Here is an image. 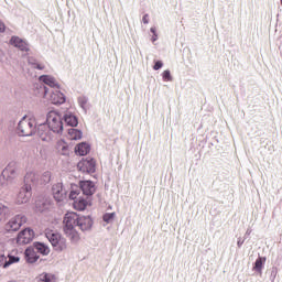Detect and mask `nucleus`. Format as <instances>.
I'll return each instance as SVG.
<instances>
[{
	"instance_id": "f257e3e1",
	"label": "nucleus",
	"mask_w": 282,
	"mask_h": 282,
	"mask_svg": "<svg viewBox=\"0 0 282 282\" xmlns=\"http://www.w3.org/2000/svg\"><path fill=\"white\" fill-rule=\"evenodd\" d=\"M78 228V214L67 213L64 216V234L73 243H77L80 240V236L76 230Z\"/></svg>"
},
{
	"instance_id": "f03ea898",
	"label": "nucleus",
	"mask_w": 282,
	"mask_h": 282,
	"mask_svg": "<svg viewBox=\"0 0 282 282\" xmlns=\"http://www.w3.org/2000/svg\"><path fill=\"white\" fill-rule=\"evenodd\" d=\"M78 228V214L67 213L64 216V234L73 243H77L80 240V236L76 230Z\"/></svg>"
},
{
	"instance_id": "7ed1b4c3",
	"label": "nucleus",
	"mask_w": 282,
	"mask_h": 282,
	"mask_svg": "<svg viewBox=\"0 0 282 282\" xmlns=\"http://www.w3.org/2000/svg\"><path fill=\"white\" fill-rule=\"evenodd\" d=\"M46 122L52 133L62 135L64 132L63 117L57 111H48L46 116Z\"/></svg>"
},
{
	"instance_id": "20e7f679",
	"label": "nucleus",
	"mask_w": 282,
	"mask_h": 282,
	"mask_svg": "<svg viewBox=\"0 0 282 282\" xmlns=\"http://www.w3.org/2000/svg\"><path fill=\"white\" fill-rule=\"evenodd\" d=\"M37 123L34 118L23 117L18 123L19 137H33L36 133Z\"/></svg>"
},
{
	"instance_id": "39448f33",
	"label": "nucleus",
	"mask_w": 282,
	"mask_h": 282,
	"mask_svg": "<svg viewBox=\"0 0 282 282\" xmlns=\"http://www.w3.org/2000/svg\"><path fill=\"white\" fill-rule=\"evenodd\" d=\"M45 237L48 239V242L54 247L56 251H64L67 249V240L61 234L54 230H48L45 232Z\"/></svg>"
},
{
	"instance_id": "423d86ee",
	"label": "nucleus",
	"mask_w": 282,
	"mask_h": 282,
	"mask_svg": "<svg viewBox=\"0 0 282 282\" xmlns=\"http://www.w3.org/2000/svg\"><path fill=\"white\" fill-rule=\"evenodd\" d=\"M17 162H9V164L1 172L0 183L1 186H8L18 175Z\"/></svg>"
},
{
	"instance_id": "0eeeda50",
	"label": "nucleus",
	"mask_w": 282,
	"mask_h": 282,
	"mask_svg": "<svg viewBox=\"0 0 282 282\" xmlns=\"http://www.w3.org/2000/svg\"><path fill=\"white\" fill-rule=\"evenodd\" d=\"M41 89L44 93V96H47V94H51L50 100L53 105H63L66 101V97L64 93L59 90V87L55 88L54 90L48 89L47 86H42Z\"/></svg>"
},
{
	"instance_id": "6e6552de",
	"label": "nucleus",
	"mask_w": 282,
	"mask_h": 282,
	"mask_svg": "<svg viewBox=\"0 0 282 282\" xmlns=\"http://www.w3.org/2000/svg\"><path fill=\"white\" fill-rule=\"evenodd\" d=\"M26 223L25 215H15L4 225L7 232H17Z\"/></svg>"
},
{
	"instance_id": "1a4fd4ad",
	"label": "nucleus",
	"mask_w": 282,
	"mask_h": 282,
	"mask_svg": "<svg viewBox=\"0 0 282 282\" xmlns=\"http://www.w3.org/2000/svg\"><path fill=\"white\" fill-rule=\"evenodd\" d=\"M79 195H80V189L77 188V191H72V192L69 193L68 198H69L70 200H74L73 206H74V208H75L76 210H78V212H84L85 208H86L87 205H88V202H87V199H85V198H83V197H78V198H77V196H79Z\"/></svg>"
},
{
	"instance_id": "9d476101",
	"label": "nucleus",
	"mask_w": 282,
	"mask_h": 282,
	"mask_svg": "<svg viewBox=\"0 0 282 282\" xmlns=\"http://www.w3.org/2000/svg\"><path fill=\"white\" fill-rule=\"evenodd\" d=\"M35 132L37 133V137L44 142H51L53 141L54 134L51 131L48 123H40L37 129H35Z\"/></svg>"
},
{
	"instance_id": "9b49d317",
	"label": "nucleus",
	"mask_w": 282,
	"mask_h": 282,
	"mask_svg": "<svg viewBox=\"0 0 282 282\" xmlns=\"http://www.w3.org/2000/svg\"><path fill=\"white\" fill-rule=\"evenodd\" d=\"M77 169L82 173L94 174L96 171V162L94 159H83L77 163Z\"/></svg>"
},
{
	"instance_id": "f8f14e48",
	"label": "nucleus",
	"mask_w": 282,
	"mask_h": 282,
	"mask_svg": "<svg viewBox=\"0 0 282 282\" xmlns=\"http://www.w3.org/2000/svg\"><path fill=\"white\" fill-rule=\"evenodd\" d=\"M31 197H32V186L26 185L24 183V185L20 188L18 193L17 203L18 205H24L25 203L30 202Z\"/></svg>"
},
{
	"instance_id": "ddd939ff",
	"label": "nucleus",
	"mask_w": 282,
	"mask_h": 282,
	"mask_svg": "<svg viewBox=\"0 0 282 282\" xmlns=\"http://www.w3.org/2000/svg\"><path fill=\"white\" fill-rule=\"evenodd\" d=\"M33 238H34L33 229H23L18 234L17 242L18 245H29L32 242Z\"/></svg>"
},
{
	"instance_id": "4468645a",
	"label": "nucleus",
	"mask_w": 282,
	"mask_h": 282,
	"mask_svg": "<svg viewBox=\"0 0 282 282\" xmlns=\"http://www.w3.org/2000/svg\"><path fill=\"white\" fill-rule=\"evenodd\" d=\"M94 226V219L91 216L78 215L77 228H79L83 232L90 230Z\"/></svg>"
},
{
	"instance_id": "2eb2a0df",
	"label": "nucleus",
	"mask_w": 282,
	"mask_h": 282,
	"mask_svg": "<svg viewBox=\"0 0 282 282\" xmlns=\"http://www.w3.org/2000/svg\"><path fill=\"white\" fill-rule=\"evenodd\" d=\"M52 194L56 202H63L66 198L67 192L63 186V183H56L52 186Z\"/></svg>"
},
{
	"instance_id": "dca6fc26",
	"label": "nucleus",
	"mask_w": 282,
	"mask_h": 282,
	"mask_svg": "<svg viewBox=\"0 0 282 282\" xmlns=\"http://www.w3.org/2000/svg\"><path fill=\"white\" fill-rule=\"evenodd\" d=\"M79 185H80L79 191L83 192V195L93 196L94 193L96 192L95 184L91 181H82Z\"/></svg>"
},
{
	"instance_id": "f3484780",
	"label": "nucleus",
	"mask_w": 282,
	"mask_h": 282,
	"mask_svg": "<svg viewBox=\"0 0 282 282\" xmlns=\"http://www.w3.org/2000/svg\"><path fill=\"white\" fill-rule=\"evenodd\" d=\"M26 263L34 264L36 261L40 259V256L37 254V251L35 249V246L33 247H28L25 252H24Z\"/></svg>"
},
{
	"instance_id": "a211bd4d",
	"label": "nucleus",
	"mask_w": 282,
	"mask_h": 282,
	"mask_svg": "<svg viewBox=\"0 0 282 282\" xmlns=\"http://www.w3.org/2000/svg\"><path fill=\"white\" fill-rule=\"evenodd\" d=\"M10 43L11 45L18 47V50L22 51V52H29L30 50V44L25 41H23V39L19 37V36H12L10 39Z\"/></svg>"
},
{
	"instance_id": "6ab92c4d",
	"label": "nucleus",
	"mask_w": 282,
	"mask_h": 282,
	"mask_svg": "<svg viewBox=\"0 0 282 282\" xmlns=\"http://www.w3.org/2000/svg\"><path fill=\"white\" fill-rule=\"evenodd\" d=\"M40 80L42 83H44L45 85H47L50 88H52L53 90H55V88H59V84H57L56 79L54 78V76L51 75H41L40 76Z\"/></svg>"
},
{
	"instance_id": "aec40b11",
	"label": "nucleus",
	"mask_w": 282,
	"mask_h": 282,
	"mask_svg": "<svg viewBox=\"0 0 282 282\" xmlns=\"http://www.w3.org/2000/svg\"><path fill=\"white\" fill-rule=\"evenodd\" d=\"M64 122L69 126V127H77L78 126V119L74 113L72 112H66L64 115Z\"/></svg>"
},
{
	"instance_id": "412c9836",
	"label": "nucleus",
	"mask_w": 282,
	"mask_h": 282,
	"mask_svg": "<svg viewBox=\"0 0 282 282\" xmlns=\"http://www.w3.org/2000/svg\"><path fill=\"white\" fill-rule=\"evenodd\" d=\"M34 248L36 250V253H40L43 256H47L51 253L50 247L44 245V242H40V241L34 242Z\"/></svg>"
},
{
	"instance_id": "4be33fe9",
	"label": "nucleus",
	"mask_w": 282,
	"mask_h": 282,
	"mask_svg": "<svg viewBox=\"0 0 282 282\" xmlns=\"http://www.w3.org/2000/svg\"><path fill=\"white\" fill-rule=\"evenodd\" d=\"M57 152L62 155H68L69 154V145L65 140H59L56 143Z\"/></svg>"
},
{
	"instance_id": "5701e85b",
	"label": "nucleus",
	"mask_w": 282,
	"mask_h": 282,
	"mask_svg": "<svg viewBox=\"0 0 282 282\" xmlns=\"http://www.w3.org/2000/svg\"><path fill=\"white\" fill-rule=\"evenodd\" d=\"M90 152V145L88 143H79L75 148V153L78 155H87Z\"/></svg>"
},
{
	"instance_id": "b1692460",
	"label": "nucleus",
	"mask_w": 282,
	"mask_h": 282,
	"mask_svg": "<svg viewBox=\"0 0 282 282\" xmlns=\"http://www.w3.org/2000/svg\"><path fill=\"white\" fill-rule=\"evenodd\" d=\"M37 181H39V175L35 174V172H26V175L24 176L25 185H31L32 187V184H36Z\"/></svg>"
},
{
	"instance_id": "393cba45",
	"label": "nucleus",
	"mask_w": 282,
	"mask_h": 282,
	"mask_svg": "<svg viewBox=\"0 0 282 282\" xmlns=\"http://www.w3.org/2000/svg\"><path fill=\"white\" fill-rule=\"evenodd\" d=\"M35 282H55V276L52 273L43 272L35 278Z\"/></svg>"
},
{
	"instance_id": "a878e982",
	"label": "nucleus",
	"mask_w": 282,
	"mask_h": 282,
	"mask_svg": "<svg viewBox=\"0 0 282 282\" xmlns=\"http://www.w3.org/2000/svg\"><path fill=\"white\" fill-rule=\"evenodd\" d=\"M12 209L7 207V205L0 203V221H4L6 218L10 217Z\"/></svg>"
},
{
	"instance_id": "bb28decb",
	"label": "nucleus",
	"mask_w": 282,
	"mask_h": 282,
	"mask_svg": "<svg viewBox=\"0 0 282 282\" xmlns=\"http://www.w3.org/2000/svg\"><path fill=\"white\" fill-rule=\"evenodd\" d=\"M68 138L72 141H78L79 139L83 138V132L79 129L70 128L68 129Z\"/></svg>"
},
{
	"instance_id": "cd10ccee",
	"label": "nucleus",
	"mask_w": 282,
	"mask_h": 282,
	"mask_svg": "<svg viewBox=\"0 0 282 282\" xmlns=\"http://www.w3.org/2000/svg\"><path fill=\"white\" fill-rule=\"evenodd\" d=\"M267 263L265 257H258L253 267L256 272H262L263 265Z\"/></svg>"
},
{
	"instance_id": "c85d7f7f",
	"label": "nucleus",
	"mask_w": 282,
	"mask_h": 282,
	"mask_svg": "<svg viewBox=\"0 0 282 282\" xmlns=\"http://www.w3.org/2000/svg\"><path fill=\"white\" fill-rule=\"evenodd\" d=\"M28 63H29V65H30L31 67H33V68H35V69L42 70V69L45 68V65H44V64H40V63L37 62V59L34 58V57H29V58H28Z\"/></svg>"
},
{
	"instance_id": "c756f323",
	"label": "nucleus",
	"mask_w": 282,
	"mask_h": 282,
	"mask_svg": "<svg viewBox=\"0 0 282 282\" xmlns=\"http://www.w3.org/2000/svg\"><path fill=\"white\" fill-rule=\"evenodd\" d=\"M20 260H21L20 257H18V256H12V253H9L8 260H7V262L4 263V267L8 268V267H10V265H12V264L19 263Z\"/></svg>"
},
{
	"instance_id": "7c9ffc66",
	"label": "nucleus",
	"mask_w": 282,
	"mask_h": 282,
	"mask_svg": "<svg viewBox=\"0 0 282 282\" xmlns=\"http://www.w3.org/2000/svg\"><path fill=\"white\" fill-rule=\"evenodd\" d=\"M89 99L86 96L78 97L77 102L82 107V109L87 112V104Z\"/></svg>"
},
{
	"instance_id": "2f4dec72",
	"label": "nucleus",
	"mask_w": 282,
	"mask_h": 282,
	"mask_svg": "<svg viewBox=\"0 0 282 282\" xmlns=\"http://www.w3.org/2000/svg\"><path fill=\"white\" fill-rule=\"evenodd\" d=\"M278 272H279V269H278L276 267H273V268L271 269V273H270V276H269V280H270L271 282H275Z\"/></svg>"
},
{
	"instance_id": "473e14b6",
	"label": "nucleus",
	"mask_w": 282,
	"mask_h": 282,
	"mask_svg": "<svg viewBox=\"0 0 282 282\" xmlns=\"http://www.w3.org/2000/svg\"><path fill=\"white\" fill-rule=\"evenodd\" d=\"M113 219H115V213H107L104 215V221L107 224L113 221Z\"/></svg>"
},
{
	"instance_id": "72a5a7b5",
	"label": "nucleus",
	"mask_w": 282,
	"mask_h": 282,
	"mask_svg": "<svg viewBox=\"0 0 282 282\" xmlns=\"http://www.w3.org/2000/svg\"><path fill=\"white\" fill-rule=\"evenodd\" d=\"M51 176L52 174L50 171L43 173L42 181L44 182V184H48L51 182Z\"/></svg>"
},
{
	"instance_id": "f704fd0d",
	"label": "nucleus",
	"mask_w": 282,
	"mask_h": 282,
	"mask_svg": "<svg viewBox=\"0 0 282 282\" xmlns=\"http://www.w3.org/2000/svg\"><path fill=\"white\" fill-rule=\"evenodd\" d=\"M163 80L166 82H172L173 80V76L171 75V70L166 69L163 72Z\"/></svg>"
},
{
	"instance_id": "c9c22d12",
	"label": "nucleus",
	"mask_w": 282,
	"mask_h": 282,
	"mask_svg": "<svg viewBox=\"0 0 282 282\" xmlns=\"http://www.w3.org/2000/svg\"><path fill=\"white\" fill-rule=\"evenodd\" d=\"M8 261V258L4 256V253H1L0 251V267L7 268L6 263Z\"/></svg>"
},
{
	"instance_id": "e433bc0d",
	"label": "nucleus",
	"mask_w": 282,
	"mask_h": 282,
	"mask_svg": "<svg viewBox=\"0 0 282 282\" xmlns=\"http://www.w3.org/2000/svg\"><path fill=\"white\" fill-rule=\"evenodd\" d=\"M163 66H164V64L161 61H159V62L154 63L153 68L155 72H158V69H161Z\"/></svg>"
},
{
	"instance_id": "4c0bfd02",
	"label": "nucleus",
	"mask_w": 282,
	"mask_h": 282,
	"mask_svg": "<svg viewBox=\"0 0 282 282\" xmlns=\"http://www.w3.org/2000/svg\"><path fill=\"white\" fill-rule=\"evenodd\" d=\"M149 14H144L143 17H142V23L143 24H149Z\"/></svg>"
},
{
	"instance_id": "58836bf2",
	"label": "nucleus",
	"mask_w": 282,
	"mask_h": 282,
	"mask_svg": "<svg viewBox=\"0 0 282 282\" xmlns=\"http://www.w3.org/2000/svg\"><path fill=\"white\" fill-rule=\"evenodd\" d=\"M4 30H6L4 22H2V21L0 20V32H4Z\"/></svg>"
},
{
	"instance_id": "ea45409f",
	"label": "nucleus",
	"mask_w": 282,
	"mask_h": 282,
	"mask_svg": "<svg viewBox=\"0 0 282 282\" xmlns=\"http://www.w3.org/2000/svg\"><path fill=\"white\" fill-rule=\"evenodd\" d=\"M159 40L158 33H154V35L151 37V41L154 43Z\"/></svg>"
},
{
	"instance_id": "a19ab883",
	"label": "nucleus",
	"mask_w": 282,
	"mask_h": 282,
	"mask_svg": "<svg viewBox=\"0 0 282 282\" xmlns=\"http://www.w3.org/2000/svg\"><path fill=\"white\" fill-rule=\"evenodd\" d=\"M245 243V240H241V238L238 239L237 245L238 248H241V246Z\"/></svg>"
},
{
	"instance_id": "79ce46f5",
	"label": "nucleus",
	"mask_w": 282,
	"mask_h": 282,
	"mask_svg": "<svg viewBox=\"0 0 282 282\" xmlns=\"http://www.w3.org/2000/svg\"><path fill=\"white\" fill-rule=\"evenodd\" d=\"M150 32H151L153 35L158 34L155 26L150 28Z\"/></svg>"
},
{
	"instance_id": "37998d69",
	"label": "nucleus",
	"mask_w": 282,
	"mask_h": 282,
	"mask_svg": "<svg viewBox=\"0 0 282 282\" xmlns=\"http://www.w3.org/2000/svg\"><path fill=\"white\" fill-rule=\"evenodd\" d=\"M251 232H252L251 229H247L246 235H245V239H246V237H249Z\"/></svg>"
},
{
	"instance_id": "c03bdc74",
	"label": "nucleus",
	"mask_w": 282,
	"mask_h": 282,
	"mask_svg": "<svg viewBox=\"0 0 282 282\" xmlns=\"http://www.w3.org/2000/svg\"><path fill=\"white\" fill-rule=\"evenodd\" d=\"M281 3H282V0H281Z\"/></svg>"
}]
</instances>
